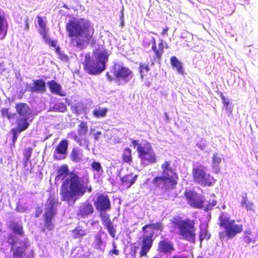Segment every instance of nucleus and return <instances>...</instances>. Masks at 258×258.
I'll return each mask as SVG.
<instances>
[{"instance_id": "1", "label": "nucleus", "mask_w": 258, "mask_h": 258, "mask_svg": "<svg viewBox=\"0 0 258 258\" xmlns=\"http://www.w3.org/2000/svg\"><path fill=\"white\" fill-rule=\"evenodd\" d=\"M66 29L70 37H79L72 38V42L80 49L85 48L86 44L91 39L94 32L91 23L84 19L72 20L67 24Z\"/></svg>"}, {"instance_id": "2", "label": "nucleus", "mask_w": 258, "mask_h": 258, "mask_svg": "<svg viewBox=\"0 0 258 258\" xmlns=\"http://www.w3.org/2000/svg\"><path fill=\"white\" fill-rule=\"evenodd\" d=\"M87 190L89 192L92 190L91 186H88L87 180L73 174L63 183L61 193L64 201L74 203L79 197L83 196Z\"/></svg>"}, {"instance_id": "3", "label": "nucleus", "mask_w": 258, "mask_h": 258, "mask_svg": "<svg viewBox=\"0 0 258 258\" xmlns=\"http://www.w3.org/2000/svg\"><path fill=\"white\" fill-rule=\"evenodd\" d=\"M109 55L107 50L103 48L96 49L92 57L86 54L83 62L85 70L91 75L100 74L105 70Z\"/></svg>"}, {"instance_id": "4", "label": "nucleus", "mask_w": 258, "mask_h": 258, "mask_svg": "<svg viewBox=\"0 0 258 258\" xmlns=\"http://www.w3.org/2000/svg\"><path fill=\"white\" fill-rule=\"evenodd\" d=\"M219 225L224 228L222 232H219V237L221 240L232 239L237 234L242 232L243 226L236 224L234 220L230 219V216L227 213H222L219 218Z\"/></svg>"}, {"instance_id": "5", "label": "nucleus", "mask_w": 258, "mask_h": 258, "mask_svg": "<svg viewBox=\"0 0 258 258\" xmlns=\"http://www.w3.org/2000/svg\"><path fill=\"white\" fill-rule=\"evenodd\" d=\"M162 175L155 177L153 183L160 188L172 187L176 184L177 175L172 168L170 162L165 161L161 165Z\"/></svg>"}, {"instance_id": "6", "label": "nucleus", "mask_w": 258, "mask_h": 258, "mask_svg": "<svg viewBox=\"0 0 258 258\" xmlns=\"http://www.w3.org/2000/svg\"><path fill=\"white\" fill-rule=\"evenodd\" d=\"M173 223L179 229V233L183 238L191 242H195L196 229L192 221L174 218Z\"/></svg>"}, {"instance_id": "7", "label": "nucleus", "mask_w": 258, "mask_h": 258, "mask_svg": "<svg viewBox=\"0 0 258 258\" xmlns=\"http://www.w3.org/2000/svg\"><path fill=\"white\" fill-rule=\"evenodd\" d=\"M188 203L192 207L197 208H203L205 211L211 210L216 205V201L214 199V196H212L213 199L211 202L208 204L204 201V198L201 195L198 194L190 190L186 191L185 193Z\"/></svg>"}, {"instance_id": "8", "label": "nucleus", "mask_w": 258, "mask_h": 258, "mask_svg": "<svg viewBox=\"0 0 258 258\" xmlns=\"http://www.w3.org/2000/svg\"><path fill=\"white\" fill-rule=\"evenodd\" d=\"M207 167L200 165L194 168L192 170L194 180L198 183L204 186H211L215 182L214 178L207 173Z\"/></svg>"}, {"instance_id": "9", "label": "nucleus", "mask_w": 258, "mask_h": 258, "mask_svg": "<svg viewBox=\"0 0 258 258\" xmlns=\"http://www.w3.org/2000/svg\"><path fill=\"white\" fill-rule=\"evenodd\" d=\"M139 157L146 164H153L156 162V155L149 143H141L137 148Z\"/></svg>"}, {"instance_id": "10", "label": "nucleus", "mask_w": 258, "mask_h": 258, "mask_svg": "<svg viewBox=\"0 0 258 258\" xmlns=\"http://www.w3.org/2000/svg\"><path fill=\"white\" fill-rule=\"evenodd\" d=\"M57 202L55 199L50 197L45 205V229L51 230L53 228V225L51 222L52 217L56 213Z\"/></svg>"}, {"instance_id": "11", "label": "nucleus", "mask_w": 258, "mask_h": 258, "mask_svg": "<svg viewBox=\"0 0 258 258\" xmlns=\"http://www.w3.org/2000/svg\"><path fill=\"white\" fill-rule=\"evenodd\" d=\"M113 73L117 80L124 83L128 82L133 77L132 72L121 62L115 63Z\"/></svg>"}, {"instance_id": "12", "label": "nucleus", "mask_w": 258, "mask_h": 258, "mask_svg": "<svg viewBox=\"0 0 258 258\" xmlns=\"http://www.w3.org/2000/svg\"><path fill=\"white\" fill-rule=\"evenodd\" d=\"M153 235V231H151L147 234H145L143 237V245L141 247L140 255L145 256L150 249L153 243L152 237Z\"/></svg>"}, {"instance_id": "13", "label": "nucleus", "mask_w": 258, "mask_h": 258, "mask_svg": "<svg viewBox=\"0 0 258 258\" xmlns=\"http://www.w3.org/2000/svg\"><path fill=\"white\" fill-rule=\"evenodd\" d=\"M96 209L101 211H105L110 208V200L107 196L100 195L97 198L95 202Z\"/></svg>"}, {"instance_id": "14", "label": "nucleus", "mask_w": 258, "mask_h": 258, "mask_svg": "<svg viewBox=\"0 0 258 258\" xmlns=\"http://www.w3.org/2000/svg\"><path fill=\"white\" fill-rule=\"evenodd\" d=\"M68 144L67 140L61 141L56 147L54 152V157L57 160L63 159L67 153Z\"/></svg>"}, {"instance_id": "15", "label": "nucleus", "mask_w": 258, "mask_h": 258, "mask_svg": "<svg viewBox=\"0 0 258 258\" xmlns=\"http://www.w3.org/2000/svg\"><path fill=\"white\" fill-rule=\"evenodd\" d=\"M93 211L94 209L92 204L87 201L80 205L78 212V215L84 218L92 214Z\"/></svg>"}, {"instance_id": "16", "label": "nucleus", "mask_w": 258, "mask_h": 258, "mask_svg": "<svg viewBox=\"0 0 258 258\" xmlns=\"http://www.w3.org/2000/svg\"><path fill=\"white\" fill-rule=\"evenodd\" d=\"M15 108L20 117H29L31 114V110L26 103H17Z\"/></svg>"}, {"instance_id": "17", "label": "nucleus", "mask_w": 258, "mask_h": 258, "mask_svg": "<svg viewBox=\"0 0 258 258\" xmlns=\"http://www.w3.org/2000/svg\"><path fill=\"white\" fill-rule=\"evenodd\" d=\"M174 250L173 243L166 240L160 241L158 243V250L164 253H170Z\"/></svg>"}, {"instance_id": "18", "label": "nucleus", "mask_w": 258, "mask_h": 258, "mask_svg": "<svg viewBox=\"0 0 258 258\" xmlns=\"http://www.w3.org/2000/svg\"><path fill=\"white\" fill-rule=\"evenodd\" d=\"M39 27L38 31L42 36L43 39L48 40V29L46 28V20L42 17L38 16L36 17Z\"/></svg>"}, {"instance_id": "19", "label": "nucleus", "mask_w": 258, "mask_h": 258, "mask_svg": "<svg viewBox=\"0 0 258 258\" xmlns=\"http://www.w3.org/2000/svg\"><path fill=\"white\" fill-rule=\"evenodd\" d=\"M28 89L32 92H43L45 90V83L42 80H35L33 85H29Z\"/></svg>"}, {"instance_id": "20", "label": "nucleus", "mask_w": 258, "mask_h": 258, "mask_svg": "<svg viewBox=\"0 0 258 258\" xmlns=\"http://www.w3.org/2000/svg\"><path fill=\"white\" fill-rule=\"evenodd\" d=\"M8 23L5 18L4 13L0 9V39H3L7 35Z\"/></svg>"}, {"instance_id": "21", "label": "nucleus", "mask_w": 258, "mask_h": 258, "mask_svg": "<svg viewBox=\"0 0 258 258\" xmlns=\"http://www.w3.org/2000/svg\"><path fill=\"white\" fill-rule=\"evenodd\" d=\"M222 161V155L218 153H215L212 157V167L213 172L218 174L220 171V164Z\"/></svg>"}, {"instance_id": "22", "label": "nucleus", "mask_w": 258, "mask_h": 258, "mask_svg": "<svg viewBox=\"0 0 258 258\" xmlns=\"http://www.w3.org/2000/svg\"><path fill=\"white\" fill-rule=\"evenodd\" d=\"M48 85L51 92L61 96H66V93L62 90L61 86L56 83L54 81L52 80L49 82Z\"/></svg>"}, {"instance_id": "23", "label": "nucleus", "mask_w": 258, "mask_h": 258, "mask_svg": "<svg viewBox=\"0 0 258 258\" xmlns=\"http://www.w3.org/2000/svg\"><path fill=\"white\" fill-rule=\"evenodd\" d=\"M137 178V175H133L132 174H129L122 177L121 178V181L122 184L128 188L135 182Z\"/></svg>"}, {"instance_id": "24", "label": "nucleus", "mask_w": 258, "mask_h": 258, "mask_svg": "<svg viewBox=\"0 0 258 258\" xmlns=\"http://www.w3.org/2000/svg\"><path fill=\"white\" fill-rule=\"evenodd\" d=\"M29 118V117H20V118L17 119V128L16 129L18 130L19 133H20L27 128L29 125V123L28 122V119Z\"/></svg>"}, {"instance_id": "25", "label": "nucleus", "mask_w": 258, "mask_h": 258, "mask_svg": "<svg viewBox=\"0 0 258 258\" xmlns=\"http://www.w3.org/2000/svg\"><path fill=\"white\" fill-rule=\"evenodd\" d=\"M152 40V49L154 52L156 57L158 59H160L162 55L163 51V42L161 41L158 45L159 46V49H157L156 48V41L154 37L151 38Z\"/></svg>"}, {"instance_id": "26", "label": "nucleus", "mask_w": 258, "mask_h": 258, "mask_svg": "<svg viewBox=\"0 0 258 258\" xmlns=\"http://www.w3.org/2000/svg\"><path fill=\"white\" fill-rule=\"evenodd\" d=\"M240 205L242 207L245 208L247 210L254 211L253 203L249 201L246 196H242Z\"/></svg>"}, {"instance_id": "27", "label": "nucleus", "mask_w": 258, "mask_h": 258, "mask_svg": "<svg viewBox=\"0 0 258 258\" xmlns=\"http://www.w3.org/2000/svg\"><path fill=\"white\" fill-rule=\"evenodd\" d=\"M210 237V234L207 232V225L203 224L200 225V239L202 241L204 239H208Z\"/></svg>"}, {"instance_id": "28", "label": "nucleus", "mask_w": 258, "mask_h": 258, "mask_svg": "<svg viewBox=\"0 0 258 258\" xmlns=\"http://www.w3.org/2000/svg\"><path fill=\"white\" fill-rule=\"evenodd\" d=\"M82 157V153L79 148H75L73 150L71 155V159L72 161L78 162Z\"/></svg>"}, {"instance_id": "29", "label": "nucleus", "mask_w": 258, "mask_h": 258, "mask_svg": "<svg viewBox=\"0 0 258 258\" xmlns=\"http://www.w3.org/2000/svg\"><path fill=\"white\" fill-rule=\"evenodd\" d=\"M170 61L172 66L176 68L179 73H182L183 71L181 62L175 56L171 57Z\"/></svg>"}, {"instance_id": "30", "label": "nucleus", "mask_w": 258, "mask_h": 258, "mask_svg": "<svg viewBox=\"0 0 258 258\" xmlns=\"http://www.w3.org/2000/svg\"><path fill=\"white\" fill-rule=\"evenodd\" d=\"M68 168L67 166H62L60 167L58 170L56 179L57 180L63 179L68 175Z\"/></svg>"}, {"instance_id": "31", "label": "nucleus", "mask_w": 258, "mask_h": 258, "mask_svg": "<svg viewBox=\"0 0 258 258\" xmlns=\"http://www.w3.org/2000/svg\"><path fill=\"white\" fill-rule=\"evenodd\" d=\"M108 109L107 108L99 107L95 108L93 111V114L96 117H103L106 115Z\"/></svg>"}, {"instance_id": "32", "label": "nucleus", "mask_w": 258, "mask_h": 258, "mask_svg": "<svg viewBox=\"0 0 258 258\" xmlns=\"http://www.w3.org/2000/svg\"><path fill=\"white\" fill-rule=\"evenodd\" d=\"M162 224L161 223H156L146 225L143 227V231L145 233H148V231L147 229H150L151 230H161L162 229Z\"/></svg>"}, {"instance_id": "33", "label": "nucleus", "mask_w": 258, "mask_h": 258, "mask_svg": "<svg viewBox=\"0 0 258 258\" xmlns=\"http://www.w3.org/2000/svg\"><path fill=\"white\" fill-rule=\"evenodd\" d=\"M10 227L16 234L22 235L23 233L22 226L20 224L13 222L11 223Z\"/></svg>"}, {"instance_id": "34", "label": "nucleus", "mask_w": 258, "mask_h": 258, "mask_svg": "<svg viewBox=\"0 0 258 258\" xmlns=\"http://www.w3.org/2000/svg\"><path fill=\"white\" fill-rule=\"evenodd\" d=\"M122 158L125 162L129 163L132 161L131 150L128 148L124 150Z\"/></svg>"}, {"instance_id": "35", "label": "nucleus", "mask_w": 258, "mask_h": 258, "mask_svg": "<svg viewBox=\"0 0 258 258\" xmlns=\"http://www.w3.org/2000/svg\"><path fill=\"white\" fill-rule=\"evenodd\" d=\"M150 70L149 66L147 64L144 63H140V73L141 79H143L144 76Z\"/></svg>"}, {"instance_id": "36", "label": "nucleus", "mask_w": 258, "mask_h": 258, "mask_svg": "<svg viewBox=\"0 0 258 258\" xmlns=\"http://www.w3.org/2000/svg\"><path fill=\"white\" fill-rule=\"evenodd\" d=\"M94 244L96 248L101 250H103L105 247L104 243L102 241L101 237L99 236L95 237Z\"/></svg>"}, {"instance_id": "37", "label": "nucleus", "mask_w": 258, "mask_h": 258, "mask_svg": "<svg viewBox=\"0 0 258 258\" xmlns=\"http://www.w3.org/2000/svg\"><path fill=\"white\" fill-rule=\"evenodd\" d=\"M100 216L103 224L105 226L112 223L109 219V216L105 211L100 212Z\"/></svg>"}, {"instance_id": "38", "label": "nucleus", "mask_w": 258, "mask_h": 258, "mask_svg": "<svg viewBox=\"0 0 258 258\" xmlns=\"http://www.w3.org/2000/svg\"><path fill=\"white\" fill-rule=\"evenodd\" d=\"M88 130L87 124L85 122H82L79 125L78 132L80 135H85Z\"/></svg>"}, {"instance_id": "39", "label": "nucleus", "mask_w": 258, "mask_h": 258, "mask_svg": "<svg viewBox=\"0 0 258 258\" xmlns=\"http://www.w3.org/2000/svg\"><path fill=\"white\" fill-rule=\"evenodd\" d=\"M93 170L97 173H100L103 171V169L100 163L98 162L94 161L91 165Z\"/></svg>"}, {"instance_id": "40", "label": "nucleus", "mask_w": 258, "mask_h": 258, "mask_svg": "<svg viewBox=\"0 0 258 258\" xmlns=\"http://www.w3.org/2000/svg\"><path fill=\"white\" fill-rule=\"evenodd\" d=\"M68 138L74 139L77 142L80 146H83V142H85V141H81L77 136L76 134L74 132H71L68 134Z\"/></svg>"}, {"instance_id": "41", "label": "nucleus", "mask_w": 258, "mask_h": 258, "mask_svg": "<svg viewBox=\"0 0 258 258\" xmlns=\"http://www.w3.org/2000/svg\"><path fill=\"white\" fill-rule=\"evenodd\" d=\"M54 109L58 111L64 112L67 109V106L63 103L57 102L54 105Z\"/></svg>"}, {"instance_id": "42", "label": "nucleus", "mask_w": 258, "mask_h": 258, "mask_svg": "<svg viewBox=\"0 0 258 258\" xmlns=\"http://www.w3.org/2000/svg\"><path fill=\"white\" fill-rule=\"evenodd\" d=\"M73 235L77 238L85 235L86 234V232L80 228H77L73 230Z\"/></svg>"}, {"instance_id": "43", "label": "nucleus", "mask_w": 258, "mask_h": 258, "mask_svg": "<svg viewBox=\"0 0 258 258\" xmlns=\"http://www.w3.org/2000/svg\"><path fill=\"white\" fill-rule=\"evenodd\" d=\"M2 114L4 117H6L8 119L14 118L15 116L14 114L11 113L9 111L8 109L6 108H4L2 110Z\"/></svg>"}, {"instance_id": "44", "label": "nucleus", "mask_w": 258, "mask_h": 258, "mask_svg": "<svg viewBox=\"0 0 258 258\" xmlns=\"http://www.w3.org/2000/svg\"><path fill=\"white\" fill-rule=\"evenodd\" d=\"M107 227V231L109 233L110 235L114 237L115 235V230L113 228V225L112 223L109 224L108 225H105Z\"/></svg>"}, {"instance_id": "45", "label": "nucleus", "mask_w": 258, "mask_h": 258, "mask_svg": "<svg viewBox=\"0 0 258 258\" xmlns=\"http://www.w3.org/2000/svg\"><path fill=\"white\" fill-rule=\"evenodd\" d=\"M251 232L250 231H246L245 232V236L244 237V240L247 243H249L252 241V238L250 237Z\"/></svg>"}, {"instance_id": "46", "label": "nucleus", "mask_w": 258, "mask_h": 258, "mask_svg": "<svg viewBox=\"0 0 258 258\" xmlns=\"http://www.w3.org/2000/svg\"><path fill=\"white\" fill-rule=\"evenodd\" d=\"M31 155V150L28 149L25 150V151H24V158L26 160V162H28L29 160Z\"/></svg>"}, {"instance_id": "47", "label": "nucleus", "mask_w": 258, "mask_h": 258, "mask_svg": "<svg viewBox=\"0 0 258 258\" xmlns=\"http://www.w3.org/2000/svg\"><path fill=\"white\" fill-rule=\"evenodd\" d=\"M44 41L47 43H49L52 47L56 48L57 46V41L55 40H51L48 36V40H46L45 39H43Z\"/></svg>"}, {"instance_id": "48", "label": "nucleus", "mask_w": 258, "mask_h": 258, "mask_svg": "<svg viewBox=\"0 0 258 258\" xmlns=\"http://www.w3.org/2000/svg\"><path fill=\"white\" fill-rule=\"evenodd\" d=\"M207 146L206 141L202 140L200 143L197 144V146L201 150H204Z\"/></svg>"}, {"instance_id": "49", "label": "nucleus", "mask_w": 258, "mask_h": 258, "mask_svg": "<svg viewBox=\"0 0 258 258\" xmlns=\"http://www.w3.org/2000/svg\"><path fill=\"white\" fill-rule=\"evenodd\" d=\"M24 249L21 247H18L16 250L14 252V254L15 255L17 256L18 257H21L22 255Z\"/></svg>"}, {"instance_id": "50", "label": "nucleus", "mask_w": 258, "mask_h": 258, "mask_svg": "<svg viewBox=\"0 0 258 258\" xmlns=\"http://www.w3.org/2000/svg\"><path fill=\"white\" fill-rule=\"evenodd\" d=\"M224 108L226 109L227 113L230 114L232 111V107L229 106V104L224 105Z\"/></svg>"}, {"instance_id": "51", "label": "nucleus", "mask_w": 258, "mask_h": 258, "mask_svg": "<svg viewBox=\"0 0 258 258\" xmlns=\"http://www.w3.org/2000/svg\"><path fill=\"white\" fill-rule=\"evenodd\" d=\"M17 132H18V130H17V129L13 130V141L14 143L16 141V140L17 139Z\"/></svg>"}, {"instance_id": "52", "label": "nucleus", "mask_w": 258, "mask_h": 258, "mask_svg": "<svg viewBox=\"0 0 258 258\" xmlns=\"http://www.w3.org/2000/svg\"><path fill=\"white\" fill-rule=\"evenodd\" d=\"M222 99V101L224 105L229 104V100L228 98H225L223 95L221 96Z\"/></svg>"}, {"instance_id": "53", "label": "nucleus", "mask_w": 258, "mask_h": 258, "mask_svg": "<svg viewBox=\"0 0 258 258\" xmlns=\"http://www.w3.org/2000/svg\"><path fill=\"white\" fill-rule=\"evenodd\" d=\"M25 26V29L26 30H28L29 28V25L28 23V17L26 18L24 20Z\"/></svg>"}, {"instance_id": "54", "label": "nucleus", "mask_w": 258, "mask_h": 258, "mask_svg": "<svg viewBox=\"0 0 258 258\" xmlns=\"http://www.w3.org/2000/svg\"><path fill=\"white\" fill-rule=\"evenodd\" d=\"M113 142L115 143H119L121 142V139L119 137H114L113 139Z\"/></svg>"}, {"instance_id": "55", "label": "nucleus", "mask_w": 258, "mask_h": 258, "mask_svg": "<svg viewBox=\"0 0 258 258\" xmlns=\"http://www.w3.org/2000/svg\"><path fill=\"white\" fill-rule=\"evenodd\" d=\"M140 144H139L137 141H136V140H133V141H132V145H133L135 148H136V147H137V148H138V146H139Z\"/></svg>"}, {"instance_id": "56", "label": "nucleus", "mask_w": 258, "mask_h": 258, "mask_svg": "<svg viewBox=\"0 0 258 258\" xmlns=\"http://www.w3.org/2000/svg\"><path fill=\"white\" fill-rule=\"evenodd\" d=\"M101 133L100 132H97L94 134V138L96 140H98Z\"/></svg>"}, {"instance_id": "57", "label": "nucleus", "mask_w": 258, "mask_h": 258, "mask_svg": "<svg viewBox=\"0 0 258 258\" xmlns=\"http://www.w3.org/2000/svg\"><path fill=\"white\" fill-rule=\"evenodd\" d=\"M17 209L19 212H24L25 211L24 209L20 205L17 206Z\"/></svg>"}, {"instance_id": "58", "label": "nucleus", "mask_w": 258, "mask_h": 258, "mask_svg": "<svg viewBox=\"0 0 258 258\" xmlns=\"http://www.w3.org/2000/svg\"><path fill=\"white\" fill-rule=\"evenodd\" d=\"M60 57L61 59L63 60H67V56L64 54H60Z\"/></svg>"}, {"instance_id": "59", "label": "nucleus", "mask_w": 258, "mask_h": 258, "mask_svg": "<svg viewBox=\"0 0 258 258\" xmlns=\"http://www.w3.org/2000/svg\"><path fill=\"white\" fill-rule=\"evenodd\" d=\"M114 249L111 251V252L115 255H118V250H116L115 249L116 247L115 245H114Z\"/></svg>"}, {"instance_id": "60", "label": "nucleus", "mask_w": 258, "mask_h": 258, "mask_svg": "<svg viewBox=\"0 0 258 258\" xmlns=\"http://www.w3.org/2000/svg\"><path fill=\"white\" fill-rule=\"evenodd\" d=\"M167 31H168V29L167 28L164 29L163 30V32H162V34L164 35V34H166Z\"/></svg>"}, {"instance_id": "61", "label": "nucleus", "mask_w": 258, "mask_h": 258, "mask_svg": "<svg viewBox=\"0 0 258 258\" xmlns=\"http://www.w3.org/2000/svg\"><path fill=\"white\" fill-rule=\"evenodd\" d=\"M165 119H166L167 121H168V120H169V116H168V115L167 114V113H165Z\"/></svg>"}, {"instance_id": "62", "label": "nucleus", "mask_w": 258, "mask_h": 258, "mask_svg": "<svg viewBox=\"0 0 258 258\" xmlns=\"http://www.w3.org/2000/svg\"><path fill=\"white\" fill-rule=\"evenodd\" d=\"M106 76L108 78V79L109 80V81H111V77H110V75L108 74V73H107L106 74Z\"/></svg>"}, {"instance_id": "63", "label": "nucleus", "mask_w": 258, "mask_h": 258, "mask_svg": "<svg viewBox=\"0 0 258 258\" xmlns=\"http://www.w3.org/2000/svg\"><path fill=\"white\" fill-rule=\"evenodd\" d=\"M146 85V86H147V87H149V85H150V84H149V83L148 82Z\"/></svg>"}, {"instance_id": "64", "label": "nucleus", "mask_w": 258, "mask_h": 258, "mask_svg": "<svg viewBox=\"0 0 258 258\" xmlns=\"http://www.w3.org/2000/svg\"><path fill=\"white\" fill-rule=\"evenodd\" d=\"M56 50H57V51L58 52V51H59V48H57Z\"/></svg>"}]
</instances>
